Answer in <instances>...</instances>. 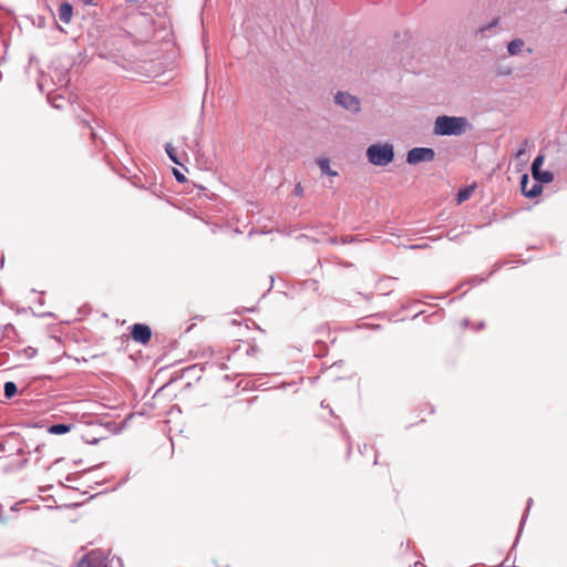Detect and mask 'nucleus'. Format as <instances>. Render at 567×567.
Here are the masks:
<instances>
[{"label":"nucleus","mask_w":567,"mask_h":567,"mask_svg":"<svg viewBox=\"0 0 567 567\" xmlns=\"http://www.w3.org/2000/svg\"><path fill=\"white\" fill-rule=\"evenodd\" d=\"M130 37L135 43L148 42L154 35V21L151 14L136 12L130 17Z\"/></svg>","instance_id":"obj_1"},{"label":"nucleus","mask_w":567,"mask_h":567,"mask_svg":"<svg viewBox=\"0 0 567 567\" xmlns=\"http://www.w3.org/2000/svg\"><path fill=\"white\" fill-rule=\"evenodd\" d=\"M468 121L463 116H437L434 122V133L440 136H460L465 133Z\"/></svg>","instance_id":"obj_2"},{"label":"nucleus","mask_w":567,"mask_h":567,"mask_svg":"<svg viewBox=\"0 0 567 567\" xmlns=\"http://www.w3.org/2000/svg\"><path fill=\"white\" fill-rule=\"evenodd\" d=\"M259 349L256 344L246 342L235 347L227 359L229 361H234L235 365L243 370L240 372L241 374H246V370L251 368L250 361L257 355Z\"/></svg>","instance_id":"obj_3"},{"label":"nucleus","mask_w":567,"mask_h":567,"mask_svg":"<svg viewBox=\"0 0 567 567\" xmlns=\"http://www.w3.org/2000/svg\"><path fill=\"white\" fill-rule=\"evenodd\" d=\"M368 161L374 166H386L394 158V147L390 143L371 144L365 152Z\"/></svg>","instance_id":"obj_4"},{"label":"nucleus","mask_w":567,"mask_h":567,"mask_svg":"<svg viewBox=\"0 0 567 567\" xmlns=\"http://www.w3.org/2000/svg\"><path fill=\"white\" fill-rule=\"evenodd\" d=\"M334 103L352 114H358L361 111V101L358 96L349 92L338 91L334 94Z\"/></svg>","instance_id":"obj_5"},{"label":"nucleus","mask_w":567,"mask_h":567,"mask_svg":"<svg viewBox=\"0 0 567 567\" xmlns=\"http://www.w3.org/2000/svg\"><path fill=\"white\" fill-rule=\"evenodd\" d=\"M435 158V152L431 147H413L406 154V162L410 165L432 162Z\"/></svg>","instance_id":"obj_6"},{"label":"nucleus","mask_w":567,"mask_h":567,"mask_svg":"<svg viewBox=\"0 0 567 567\" xmlns=\"http://www.w3.org/2000/svg\"><path fill=\"white\" fill-rule=\"evenodd\" d=\"M107 556L102 549H94L84 555L78 563V567H107Z\"/></svg>","instance_id":"obj_7"},{"label":"nucleus","mask_w":567,"mask_h":567,"mask_svg":"<svg viewBox=\"0 0 567 567\" xmlns=\"http://www.w3.org/2000/svg\"><path fill=\"white\" fill-rule=\"evenodd\" d=\"M131 336L135 342L146 344L152 338V330L147 324L135 323L131 328Z\"/></svg>","instance_id":"obj_8"},{"label":"nucleus","mask_w":567,"mask_h":567,"mask_svg":"<svg viewBox=\"0 0 567 567\" xmlns=\"http://www.w3.org/2000/svg\"><path fill=\"white\" fill-rule=\"evenodd\" d=\"M520 190L525 197L535 198L542 193L543 186L538 183L530 184L528 175H523L520 178Z\"/></svg>","instance_id":"obj_9"},{"label":"nucleus","mask_w":567,"mask_h":567,"mask_svg":"<svg viewBox=\"0 0 567 567\" xmlns=\"http://www.w3.org/2000/svg\"><path fill=\"white\" fill-rule=\"evenodd\" d=\"M550 167L559 172H566L567 171V151L564 150H557L555 157L550 162Z\"/></svg>","instance_id":"obj_10"},{"label":"nucleus","mask_w":567,"mask_h":567,"mask_svg":"<svg viewBox=\"0 0 567 567\" xmlns=\"http://www.w3.org/2000/svg\"><path fill=\"white\" fill-rule=\"evenodd\" d=\"M73 16V7L69 2H63L59 8V19L63 23H69Z\"/></svg>","instance_id":"obj_11"},{"label":"nucleus","mask_w":567,"mask_h":567,"mask_svg":"<svg viewBox=\"0 0 567 567\" xmlns=\"http://www.w3.org/2000/svg\"><path fill=\"white\" fill-rule=\"evenodd\" d=\"M534 179L538 184H548L554 181V173L551 171H535L532 173Z\"/></svg>","instance_id":"obj_12"},{"label":"nucleus","mask_w":567,"mask_h":567,"mask_svg":"<svg viewBox=\"0 0 567 567\" xmlns=\"http://www.w3.org/2000/svg\"><path fill=\"white\" fill-rule=\"evenodd\" d=\"M73 424L56 423L49 426L48 432L50 434L62 435L71 431Z\"/></svg>","instance_id":"obj_13"},{"label":"nucleus","mask_w":567,"mask_h":567,"mask_svg":"<svg viewBox=\"0 0 567 567\" xmlns=\"http://www.w3.org/2000/svg\"><path fill=\"white\" fill-rule=\"evenodd\" d=\"M524 47V41L520 39H514L507 44V51L511 55L518 54Z\"/></svg>","instance_id":"obj_14"},{"label":"nucleus","mask_w":567,"mask_h":567,"mask_svg":"<svg viewBox=\"0 0 567 567\" xmlns=\"http://www.w3.org/2000/svg\"><path fill=\"white\" fill-rule=\"evenodd\" d=\"M3 392L6 399H12L18 392V386L14 382L7 381L3 385Z\"/></svg>","instance_id":"obj_15"},{"label":"nucleus","mask_w":567,"mask_h":567,"mask_svg":"<svg viewBox=\"0 0 567 567\" xmlns=\"http://www.w3.org/2000/svg\"><path fill=\"white\" fill-rule=\"evenodd\" d=\"M318 165L321 169V172L326 175L336 176L337 172L331 171L330 168V161L328 158H319Z\"/></svg>","instance_id":"obj_16"},{"label":"nucleus","mask_w":567,"mask_h":567,"mask_svg":"<svg viewBox=\"0 0 567 567\" xmlns=\"http://www.w3.org/2000/svg\"><path fill=\"white\" fill-rule=\"evenodd\" d=\"M472 192H473L472 186L460 189L456 195L457 203L461 204V203L465 202L466 199H468Z\"/></svg>","instance_id":"obj_17"},{"label":"nucleus","mask_w":567,"mask_h":567,"mask_svg":"<svg viewBox=\"0 0 567 567\" xmlns=\"http://www.w3.org/2000/svg\"><path fill=\"white\" fill-rule=\"evenodd\" d=\"M38 353V350L31 346L25 347L21 351L17 352V355H23L25 359H33Z\"/></svg>","instance_id":"obj_18"},{"label":"nucleus","mask_w":567,"mask_h":567,"mask_svg":"<svg viewBox=\"0 0 567 567\" xmlns=\"http://www.w3.org/2000/svg\"><path fill=\"white\" fill-rule=\"evenodd\" d=\"M165 152L173 163L181 165V162L178 161L176 155V148L172 144L167 143L165 145Z\"/></svg>","instance_id":"obj_19"},{"label":"nucleus","mask_w":567,"mask_h":567,"mask_svg":"<svg viewBox=\"0 0 567 567\" xmlns=\"http://www.w3.org/2000/svg\"><path fill=\"white\" fill-rule=\"evenodd\" d=\"M544 161H545V155H543V154L537 155L532 163V173L540 169L542 165L544 164Z\"/></svg>","instance_id":"obj_20"},{"label":"nucleus","mask_w":567,"mask_h":567,"mask_svg":"<svg viewBox=\"0 0 567 567\" xmlns=\"http://www.w3.org/2000/svg\"><path fill=\"white\" fill-rule=\"evenodd\" d=\"M532 505H533V498L529 497L528 501H527V506H526L525 513H524V515H523V517L520 519L519 533H522V530H523V527L525 525V522H526V518H527V515H528V512H529Z\"/></svg>","instance_id":"obj_21"},{"label":"nucleus","mask_w":567,"mask_h":567,"mask_svg":"<svg viewBox=\"0 0 567 567\" xmlns=\"http://www.w3.org/2000/svg\"><path fill=\"white\" fill-rule=\"evenodd\" d=\"M498 23V19H494L491 23L483 25L478 29V32L485 34V32L492 28H494Z\"/></svg>","instance_id":"obj_22"},{"label":"nucleus","mask_w":567,"mask_h":567,"mask_svg":"<svg viewBox=\"0 0 567 567\" xmlns=\"http://www.w3.org/2000/svg\"><path fill=\"white\" fill-rule=\"evenodd\" d=\"M173 174L177 182L183 183L186 181V177L184 176V174H182L178 169L174 168Z\"/></svg>","instance_id":"obj_23"},{"label":"nucleus","mask_w":567,"mask_h":567,"mask_svg":"<svg viewBox=\"0 0 567 567\" xmlns=\"http://www.w3.org/2000/svg\"><path fill=\"white\" fill-rule=\"evenodd\" d=\"M526 146H527V141H525L520 147L518 148V151L516 152V157H520L525 154L526 152Z\"/></svg>","instance_id":"obj_24"},{"label":"nucleus","mask_w":567,"mask_h":567,"mask_svg":"<svg viewBox=\"0 0 567 567\" xmlns=\"http://www.w3.org/2000/svg\"><path fill=\"white\" fill-rule=\"evenodd\" d=\"M425 247H427V245H426V244H424V245H412V246H410V248H411V249L425 248Z\"/></svg>","instance_id":"obj_25"},{"label":"nucleus","mask_w":567,"mask_h":567,"mask_svg":"<svg viewBox=\"0 0 567 567\" xmlns=\"http://www.w3.org/2000/svg\"><path fill=\"white\" fill-rule=\"evenodd\" d=\"M295 193L296 195H300L302 193V188L300 185H297L296 188H295Z\"/></svg>","instance_id":"obj_26"},{"label":"nucleus","mask_w":567,"mask_h":567,"mask_svg":"<svg viewBox=\"0 0 567 567\" xmlns=\"http://www.w3.org/2000/svg\"><path fill=\"white\" fill-rule=\"evenodd\" d=\"M354 240H355V239H354L353 237H350V238H348V237H347V238H343V239H342V243H343V244H347V243H352V241H354Z\"/></svg>","instance_id":"obj_27"},{"label":"nucleus","mask_w":567,"mask_h":567,"mask_svg":"<svg viewBox=\"0 0 567 567\" xmlns=\"http://www.w3.org/2000/svg\"><path fill=\"white\" fill-rule=\"evenodd\" d=\"M468 324H470L468 319H464V320H463V326H464V327H468Z\"/></svg>","instance_id":"obj_28"},{"label":"nucleus","mask_w":567,"mask_h":567,"mask_svg":"<svg viewBox=\"0 0 567 567\" xmlns=\"http://www.w3.org/2000/svg\"><path fill=\"white\" fill-rule=\"evenodd\" d=\"M414 566H415V567H425V566H424L422 563H420V561H416V563L414 564Z\"/></svg>","instance_id":"obj_29"},{"label":"nucleus","mask_w":567,"mask_h":567,"mask_svg":"<svg viewBox=\"0 0 567 567\" xmlns=\"http://www.w3.org/2000/svg\"><path fill=\"white\" fill-rule=\"evenodd\" d=\"M85 4H91L93 3L94 0H82Z\"/></svg>","instance_id":"obj_30"},{"label":"nucleus","mask_w":567,"mask_h":567,"mask_svg":"<svg viewBox=\"0 0 567 567\" xmlns=\"http://www.w3.org/2000/svg\"><path fill=\"white\" fill-rule=\"evenodd\" d=\"M519 536H520V533L518 532V534H517V536H516V540H515V543H513V546H516V543H517V540H518Z\"/></svg>","instance_id":"obj_31"},{"label":"nucleus","mask_w":567,"mask_h":567,"mask_svg":"<svg viewBox=\"0 0 567 567\" xmlns=\"http://www.w3.org/2000/svg\"><path fill=\"white\" fill-rule=\"evenodd\" d=\"M91 134H92V137L95 140V138H96V134H95V132H93V131H92V133H91Z\"/></svg>","instance_id":"obj_32"},{"label":"nucleus","mask_w":567,"mask_h":567,"mask_svg":"<svg viewBox=\"0 0 567 567\" xmlns=\"http://www.w3.org/2000/svg\"><path fill=\"white\" fill-rule=\"evenodd\" d=\"M350 451H351V445H350V443H348V453H350Z\"/></svg>","instance_id":"obj_33"},{"label":"nucleus","mask_w":567,"mask_h":567,"mask_svg":"<svg viewBox=\"0 0 567 567\" xmlns=\"http://www.w3.org/2000/svg\"><path fill=\"white\" fill-rule=\"evenodd\" d=\"M118 565L122 566V559L117 558Z\"/></svg>","instance_id":"obj_34"},{"label":"nucleus","mask_w":567,"mask_h":567,"mask_svg":"<svg viewBox=\"0 0 567 567\" xmlns=\"http://www.w3.org/2000/svg\"><path fill=\"white\" fill-rule=\"evenodd\" d=\"M484 322H480L478 328H483Z\"/></svg>","instance_id":"obj_35"},{"label":"nucleus","mask_w":567,"mask_h":567,"mask_svg":"<svg viewBox=\"0 0 567 567\" xmlns=\"http://www.w3.org/2000/svg\"><path fill=\"white\" fill-rule=\"evenodd\" d=\"M564 12L567 14V8L565 9V11H564Z\"/></svg>","instance_id":"obj_36"}]
</instances>
